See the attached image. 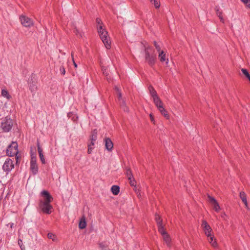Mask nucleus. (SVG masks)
<instances>
[{"mask_svg":"<svg viewBox=\"0 0 250 250\" xmlns=\"http://www.w3.org/2000/svg\"><path fill=\"white\" fill-rule=\"evenodd\" d=\"M240 198L242 200V202L245 204V207L247 209H249V207L247 199V195L244 191H241L240 192Z\"/></svg>","mask_w":250,"mask_h":250,"instance_id":"nucleus-16","label":"nucleus"},{"mask_svg":"<svg viewBox=\"0 0 250 250\" xmlns=\"http://www.w3.org/2000/svg\"><path fill=\"white\" fill-rule=\"evenodd\" d=\"M96 21L98 32L100 38L104 43L105 47L107 49L110 48L111 42L107 31L103 26V22L100 19L97 18Z\"/></svg>","mask_w":250,"mask_h":250,"instance_id":"nucleus-1","label":"nucleus"},{"mask_svg":"<svg viewBox=\"0 0 250 250\" xmlns=\"http://www.w3.org/2000/svg\"><path fill=\"white\" fill-rule=\"evenodd\" d=\"M20 19L21 23L23 26L29 27L33 25L34 22L33 20L29 17L25 15H21Z\"/></svg>","mask_w":250,"mask_h":250,"instance_id":"nucleus-8","label":"nucleus"},{"mask_svg":"<svg viewBox=\"0 0 250 250\" xmlns=\"http://www.w3.org/2000/svg\"><path fill=\"white\" fill-rule=\"evenodd\" d=\"M208 198L209 202L212 206L213 209L215 211L218 212L221 209V208L216 200L214 198H213L212 196H210L209 195H208Z\"/></svg>","mask_w":250,"mask_h":250,"instance_id":"nucleus-9","label":"nucleus"},{"mask_svg":"<svg viewBox=\"0 0 250 250\" xmlns=\"http://www.w3.org/2000/svg\"><path fill=\"white\" fill-rule=\"evenodd\" d=\"M149 116H150V118L151 122H152L153 123H155V120H154V118L153 115L151 114H150L149 115Z\"/></svg>","mask_w":250,"mask_h":250,"instance_id":"nucleus-40","label":"nucleus"},{"mask_svg":"<svg viewBox=\"0 0 250 250\" xmlns=\"http://www.w3.org/2000/svg\"><path fill=\"white\" fill-rule=\"evenodd\" d=\"M18 145L16 142H13L8 146L6 149V153L8 156L12 157L16 156V162L18 163L19 157L18 156Z\"/></svg>","mask_w":250,"mask_h":250,"instance_id":"nucleus-3","label":"nucleus"},{"mask_svg":"<svg viewBox=\"0 0 250 250\" xmlns=\"http://www.w3.org/2000/svg\"><path fill=\"white\" fill-rule=\"evenodd\" d=\"M14 168V164L13 161L10 159H7L4 162L3 165V169L6 172H9Z\"/></svg>","mask_w":250,"mask_h":250,"instance_id":"nucleus-13","label":"nucleus"},{"mask_svg":"<svg viewBox=\"0 0 250 250\" xmlns=\"http://www.w3.org/2000/svg\"><path fill=\"white\" fill-rule=\"evenodd\" d=\"M86 226V223L85 221V218L84 216H83L79 222V227L81 229H84Z\"/></svg>","mask_w":250,"mask_h":250,"instance_id":"nucleus-21","label":"nucleus"},{"mask_svg":"<svg viewBox=\"0 0 250 250\" xmlns=\"http://www.w3.org/2000/svg\"><path fill=\"white\" fill-rule=\"evenodd\" d=\"M13 126L12 120L8 117L2 119L1 122L0 127L3 131L8 132L10 131Z\"/></svg>","mask_w":250,"mask_h":250,"instance_id":"nucleus-4","label":"nucleus"},{"mask_svg":"<svg viewBox=\"0 0 250 250\" xmlns=\"http://www.w3.org/2000/svg\"><path fill=\"white\" fill-rule=\"evenodd\" d=\"M60 72L63 75H64L65 74V69H64L63 66L60 67Z\"/></svg>","mask_w":250,"mask_h":250,"instance_id":"nucleus-36","label":"nucleus"},{"mask_svg":"<svg viewBox=\"0 0 250 250\" xmlns=\"http://www.w3.org/2000/svg\"><path fill=\"white\" fill-rule=\"evenodd\" d=\"M95 142H91L88 145V150L87 152L88 154H90L92 153L94 148Z\"/></svg>","mask_w":250,"mask_h":250,"instance_id":"nucleus-25","label":"nucleus"},{"mask_svg":"<svg viewBox=\"0 0 250 250\" xmlns=\"http://www.w3.org/2000/svg\"><path fill=\"white\" fill-rule=\"evenodd\" d=\"M111 191L114 195H117L120 192V187L118 186L114 185L111 187Z\"/></svg>","mask_w":250,"mask_h":250,"instance_id":"nucleus-22","label":"nucleus"},{"mask_svg":"<svg viewBox=\"0 0 250 250\" xmlns=\"http://www.w3.org/2000/svg\"><path fill=\"white\" fill-rule=\"evenodd\" d=\"M127 177H128V180L129 181V183H130V185L132 187H135L136 182L135 181L134 179L132 177L131 173H129L127 174Z\"/></svg>","mask_w":250,"mask_h":250,"instance_id":"nucleus-24","label":"nucleus"},{"mask_svg":"<svg viewBox=\"0 0 250 250\" xmlns=\"http://www.w3.org/2000/svg\"><path fill=\"white\" fill-rule=\"evenodd\" d=\"M227 216L226 214L225 213V212H223L221 213V216L222 218H223L224 219H225V217Z\"/></svg>","mask_w":250,"mask_h":250,"instance_id":"nucleus-42","label":"nucleus"},{"mask_svg":"<svg viewBox=\"0 0 250 250\" xmlns=\"http://www.w3.org/2000/svg\"><path fill=\"white\" fill-rule=\"evenodd\" d=\"M38 151L39 152V154L43 153L42 150L39 144L38 145Z\"/></svg>","mask_w":250,"mask_h":250,"instance_id":"nucleus-38","label":"nucleus"},{"mask_svg":"<svg viewBox=\"0 0 250 250\" xmlns=\"http://www.w3.org/2000/svg\"><path fill=\"white\" fill-rule=\"evenodd\" d=\"M158 57L161 62H166L167 64L168 63V59L167 58L166 54L163 51L159 52Z\"/></svg>","mask_w":250,"mask_h":250,"instance_id":"nucleus-17","label":"nucleus"},{"mask_svg":"<svg viewBox=\"0 0 250 250\" xmlns=\"http://www.w3.org/2000/svg\"><path fill=\"white\" fill-rule=\"evenodd\" d=\"M13 225H14V224H13V223H11V224H10V227H11V228H12V227H13Z\"/></svg>","mask_w":250,"mask_h":250,"instance_id":"nucleus-44","label":"nucleus"},{"mask_svg":"<svg viewBox=\"0 0 250 250\" xmlns=\"http://www.w3.org/2000/svg\"><path fill=\"white\" fill-rule=\"evenodd\" d=\"M208 241L210 243V244L214 248H216L217 247V243L216 241V240L214 238V235H211V236H208Z\"/></svg>","mask_w":250,"mask_h":250,"instance_id":"nucleus-20","label":"nucleus"},{"mask_svg":"<svg viewBox=\"0 0 250 250\" xmlns=\"http://www.w3.org/2000/svg\"><path fill=\"white\" fill-rule=\"evenodd\" d=\"M243 74L245 75V76L248 78L250 77V75L248 72V71L246 69H244V68H243L241 70Z\"/></svg>","mask_w":250,"mask_h":250,"instance_id":"nucleus-33","label":"nucleus"},{"mask_svg":"<svg viewBox=\"0 0 250 250\" xmlns=\"http://www.w3.org/2000/svg\"><path fill=\"white\" fill-rule=\"evenodd\" d=\"M149 90L150 92V94L152 96L153 99V102L155 104L158 103L159 102H160L161 100L158 97L156 91L154 90V89L152 86L149 87Z\"/></svg>","mask_w":250,"mask_h":250,"instance_id":"nucleus-14","label":"nucleus"},{"mask_svg":"<svg viewBox=\"0 0 250 250\" xmlns=\"http://www.w3.org/2000/svg\"><path fill=\"white\" fill-rule=\"evenodd\" d=\"M155 219L157 221V225L158 226V229L159 230V225H162V220L161 219V218L159 215H156Z\"/></svg>","mask_w":250,"mask_h":250,"instance_id":"nucleus-29","label":"nucleus"},{"mask_svg":"<svg viewBox=\"0 0 250 250\" xmlns=\"http://www.w3.org/2000/svg\"><path fill=\"white\" fill-rule=\"evenodd\" d=\"M39 208L42 211L47 214H50L53 209V207L48 203H39Z\"/></svg>","mask_w":250,"mask_h":250,"instance_id":"nucleus-5","label":"nucleus"},{"mask_svg":"<svg viewBox=\"0 0 250 250\" xmlns=\"http://www.w3.org/2000/svg\"><path fill=\"white\" fill-rule=\"evenodd\" d=\"M202 226L206 235L208 236H211L212 234V229L210 226L208 224L207 221L204 220L202 222Z\"/></svg>","mask_w":250,"mask_h":250,"instance_id":"nucleus-10","label":"nucleus"},{"mask_svg":"<svg viewBox=\"0 0 250 250\" xmlns=\"http://www.w3.org/2000/svg\"><path fill=\"white\" fill-rule=\"evenodd\" d=\"M18 244L20 246V247L21 248V249H22V240L20 239L18 240Z\"/></svg>","mask_w":250,"mask_h":250,"instance_id":"nucleus-41","label":"nucleus"},{"mask_svg":"<svg viewBox=\"0 0 250 250\" xmlns=\"http://www.w3.org/2000/svg\"><path fill=\"white\" fill-rule=\"evenodd\" d=\"M41 195L42 198L40 200V203H50L53 200L52 196L46 190H43L41 192Z\"/></svg>","mask_w":250,"mask_h":250,"instance_id":"nucleus-6","label":"nucleus"},{"mask_svg":"<svg viewBox=\"0 0 250 250\" xmlns=\"http://www.w3.org/2000/svg\"><path fill=\"white\" fill-rule=\"evenodd\" d=\"M151 2H153V0H150Z\"/></svg>","mask_w":250,"mask_h":250,"instance_id":"nucleus-45","label":"nucleus"},{"mask_svg":"<svg viewBox=\"0 0 250 250\" xmlns=\"http://www.w3.org/2000/svg\"><path fill=\"white\" fill-rule=\"evenodd\" d=\"M246 7L250 8V0H241Z\"/></svg>","mask_w":250,"mask_h":250,"instance_id":"nucleus-32","label":"nucleus"},{"mask_svg":"<svg viewBox=\"0 0 250 250\" xmlns=\"http://www.w3.org/2000/svg\"><path fill=\"white\" fill-rule=\"evenodd\" d=\"M71 57H72V61H73V63H74V65L75 68H77L78 65H77V63L75 62L74 61V53L73 52L71 53Z\"/></svg>","mask_w":250,"mask_h":250,"instance_id":"nucleus-37","label":"nucleus"},{"mask_svg":"<svg viewBox=\"0 0 250 250\" xmlns=\"http://www.w3.org/2000/svg\"><path fill=\"white\" fill-rule=\"evenodd\" d=\"M154 46H155L156 49H157V51L160 52V51H162V50H161V47L160 45L157 43V42H155L154 43Z\"/></svg>","mask_w":250,"mask_h":250,"instance_id":"nucleus-34","label":"nucleus"},{"mask_svg":"<svg viewBox=\"0 0 250 250\" xmlns=\"http://www.w3.org/2000/svg\"><path fill=\"white\" fill-rule=\"evenodd\" d=\"M30 168L33 172H35L38 170V166L36 164V157L32 156L30 162Z\"/></svg>","mask_w":250,"mask_h":250,"instance_id":"nucleus-18","label":"nucleus"},{"mask_svg":"<svg viewBox=\"0 0 250 250\" xmlns=\"http://www.w3.org/2000/svg\"><path fill=\"white\" fill-rule=\"evenodd\" d=\"M102 70H103L104 74L105 75L107 76L108 74L106 72V68H105L104 67H103L102 68Z\"/></svg>","mask_w":250,"mask_h":250,"instance_id":"nucleus-39","label":"nucleus"},{"mask_svg":"<svg viewBox=\"0 0 250 250\" xmlns=\"http://www.w3.org/2000/svg\"><path fill=\"white\" fill-rule=\"evenodd\" d=\"M216 15L219 18L221 21L223 22L224 20H223V17L222 16V12L221 11H220L219 10H216Z\"/></svg>","mask_w":250,"mask_h":250,"instance_id":"nucleus-30","label":"nucleus"},{"mask_svg":"<svg viewBox=\"0 0 250 250\" xmlns=\"http://www.w3.org/2000/svg\"><path fill=\"white\" fill-rule=\"evenodd\" d=\"M1 95L5 97L7 99H9L10 98V96L9 94L8 91L5 89H2L1 90Z\"/></svg>","mask_w":250,"mask_h":250,"instance_id":"nucleus-28","label":"nucleus"},{"mask_svg":"<svg viewBox=\"0 0 250 250\" xmlns=\"http://www.w3.org/2000/svg\"><path fill=\"white\" fill-rule=\"evenodd\" d=\"M144 52L146 61L149 65L152 66L156 62V56L153 49L147 44L144 45Z\"/></svg>","mask_w":250,"mask_h":250,"instance_id":"nucleus-2","label":"nucleus"},{"mask_svg":"<svg viewBox=\"0 0 250 250\" xmlns=\"http://www.w3.org/2000/svg\"><path fill=\"white\" fill-rule=\"evenodd\" d=\"M97 131L95 129L92 131L91 134L90 136V140L91 142H94L97 140Z\"/></svg>","mask_w":250,"mask_h":250,"instance_id":"nucleus-23","label":"nucleus"},{"mask_svg":"<svg viewBox=\"0 0 250 250\" xmlns=\"http://www.w3.org/2000/svg\"><path fill=\"white\" fill-rule=\"evenodd\" d=\"M159 231L163 236L164 241L166 243L167 246L170 245L171 238L170 236L167 234L164 228V226L161 225H159Z\"/></svg>","mask_w":250,"mask_h":250,"instance_id":"nucleus-7","label":"nucleus"},{"mask_svg":"<svg viewBox=\"0 0 250 250\" xmlns=\"http://www.w3.org/2000/svg\"><path fill=\"white\" fill-rule=\"evenodd\" d=\"M115 89L117 91V95L118 96V99L120 102L121 106L125 111H128V108L125 106V101L122 98V94L120 90L117 87H115Z\"/></svg>","mask_w":250,"mask_h":250,"instance_id":"nucleus-12","label":"nucleus"},{"mask_svg":"<svg viewBox=\"0 0 250 250\" xmlns=\"http://www.w3.org/2000/svg\"><path fill=\"white\" fill-rule=\"evenodd\" d=\"M39 157L42 163L44 164L45 163V161L43 153L39 154Z\"/></svg>","mask_w":250,"mask_h":250,"instance_id":"nucleus-35","label":"nucleus"},{"mask_svg":"<svg viewBox=\"0 0 250 250\" xmlns=\"http://www.w3.org/2000/svg\"><path fill=\"white\" fill-rule=\"evenodd\" d=\"M48 238L51 239L54 242H57L58 241V238L57 236L52 233H48L47 234Z\"/></svg>","mask_w":250,"mask_h":250,"instance_id":"nucleus-26","label":"nucleus"},{"mask_svg":"<svg viewBox=\"0 0 250 250\" xmlns=\"http://www.w3.org/2000/svg\"><path fill=\"white\" fill-rule=\"evenodd\" d=\"M151 3H153L157 8L160 6V3L158 0H153V2Z\"/></svg>","mask_w":250,"mask_h":250,"instance_id":"nucleus-31","label":"nucleus"},{"mask_svg":"<svg viewBox=\"0 0 250 250\" xmlns=\"http://www.w3.org/2000/svg\"><path fill=\"white\" fill-rule=\"evenodd\" d=\"M74 32L78 37L82 38L83 35V32L78 28H75Z\"/></svg>","mask_w":250,"mask_h":250,"instance_id":"nucleus-27","label":"nucleus"},{"mask_svg":"<svg viewBox=\"0 0 250 250\" xmlns=\"http://www.w3.org/2000/svg\"><path fill=\"white\" fill-rule=\"evenodd\" d=\"M29 89L33 94L35 93L37 90V83L35 81H33V79H31V80L29 81L28 82Z\"/></svg>","mask_w":250,"mask_h":250,"instance_id":"nucleus-15","label":"nucleus"},{"mask_svg":"<svg viewBox=\"0 0 250 250\" xmlns=\"http://www.w3.org/2000/svg\"><path fill=\"white\" fill-rule=\"evenodd\" d=\"M155 104L159 109V111L161 113V114L167 119H169V116L167 111L164 107L162 101L159 102L158 103H156Z\"/></svg>","mask_w":250,"mask_h":250,"instance_id":"nucleus-11","label":"nucleus"},{"mask_svg":"<svg viewBox=\"0 0 250 250\" xmlns=\"http://www.w3.org/2000/svg\"><path fill=\"white\" fill-rule=\"evenodd\" d=\"M135 191L136 192L137 195L138 197H141V193L139 192V191H137V190L135 189Z\"/></svg>","mask_w":250,"mask_h":250,"instance_id":"nucleus-43","label":"nucleus"},{"mask_svg":"<svg viewBox=\"0 0 250 250\" xmlns=\"http://www.w3.org/2000/svg\"><path fill=\"white\" fill-rule=\"evenodd\" d=\"M105 146L108 151H111L113 147V144L110 139H105Z\"/></svg>","mask_w":250,"mask_h":250,"instance_id":"nucleus-19","label":"nucleus"}]
</instances>
